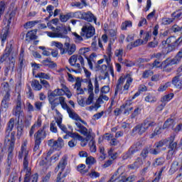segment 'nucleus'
I'll return each instance as SVG.
<instances>
[{
    "instance_id": "nucleus-1",
    "label": "nucleus",
    "mask_w": 182,
    "mask_h": 182,
    "mask_svg": "<svg viewBox=\"0 0 182 182\" xmlns=\"http://www.w3.org/2000/svg\"><path fill=\"white\" fill-rule=\"evenodd\" d=\"M26 144H28V141H25L22 145L21 151L18 153L19 159H22L23 157V166L24 168V171H26V177L24 178V182H38V173H35L31 176V168H28L29 165V151L26 149Z\"/></svg>"
},
{
    "instance_id": "nucleus-2",
    "label": "nucleus",
    "mask_w": 182,
    "mask_h": 182,
    "mask_svg": "<svg viewBox=\"0 0 182 182\" xmlns=\"http://www.w3.org/2000/svg\"><path fill=\"white\" fill-rule=\"evenodd\" d=\"M67 112L69 114V117L70 119H73V120H75V129L76 132H78V133H80L83 136H87V138L89 139L92 134V129H87L86 127H83L82 124L85 126H87V123L82 119L80 117L73 109L68 108L67 109ZM82 123V124H81Z\"/></svg>"
},
{
    "instance_id": "nucleus-3",
    "label": "nucleus",
    "mask_w": 182,
    "mask_h": 182,
    "mask_svg": "<svg viewBox=\"0 0 182 182\" xmlns=\"http://www.w3.org/2000/svg\"><path fill=\"white\" fill-rule=\"evenodd\" d=\"M66 166H68V159L66 156H63V158L60 160L58 165L55 168V173H58L56 182H63L65 180V177L68 176V173H65V168H66Z\"/></svg>"
},
{
    "instance_id": "nucleus-4",
    "label": "nucleus",
    "mask_w": 182,
    "mask_h": 182,
    "mask_svg": "<svg viewBox=\"0 0 182 182\" xmlns=\"http://www.w3.org/2000/svg\"><path fill=\"white\" fill-rule=\"evenodd\" d=\"M175 139V136H171V137L168 138V141L166 143V146H168V151L166 156V159L168 160L173 159V156H174V154L177 150V142L174 141Z\"/></svg>"
},
{
    "instance_id": "nucleus-5",
    "label": "nucleus",
    "mask_w": 182,
    "mask_h": 182,
    "mask_svg": "<svg viewBox=\"0 0 182 182\" xmlns=\"http://www.w3.org/2000/svg\"><path fill=\"white\" fill-rule=\"evenodd\" d=\"M75 16L79 19H84L87 22H95V25H100V23H97V18L90 11L82 13L80 11L75 12Z\"/></svg>"
},
{
    "instance_id": "nucleus-6",
    "label": "nucleus",
    "mask_w": 182,
    "mask_h": 182,
    "mask_svg": "<svg viewBox=\"0 0 182 182\" xmlns=\"http://www.w3.org/2000/svg\"><path fill=\"white\" fill-rule=\"evenodd\" d=\"M95 27L92 24L87 23L82 28L80 35L85 39H89L95 35Z\"/></svg>"
},
{
    "instance_id": "nucleus-7",
    "label": "nucleus",
    "mask_w": 182,
    "mask_h": 182,
    "mask_svg": "<svg viewBox=\"0 0 182 182\" xmlns=\"http://www.w3.org/2000/svg\"><path fill=\"white\" fill-rule=\"evenodd\" d=\"M13 114L18 119L23 117V111L22 110V101L21 100V95L17 96L16 107L13 109Z\"/></svg>"
},
{
    "instance_id": "nucleus-8",
    "label": "nucleus",
    "mask_w": 182,
    "mask_h": 182,
    "mask_svg": "<svg viewBox=\"0 0 182 182\" xmlns=\"http://www.w3.org/2000/svg\"><path fill=\"white\" fill-rule=\"evenodd\" d=\"M4 143L6 146H9V150L12 151L14 150V146H15V132L6 131V138L4 139Z\"/></svg>"
},
{
    "instance_id": "nucleus-9",
    "label": "nucleus",
    "mask_w": 182,
    "mask_h": 182,
    "mask_svg": "<svg viewBox=\"0 0 182 182\" xmlns=\"http://www.w3.org/2000/svg\"><path fill=\"white\" fill-rule=\"evenodd\" d=\"M60 87L61 88L55 89V91L57 92V96H63L65 95L68 99H70V97H72V92H70L69 87H68L63 82L60 84Z\"/></svg>"
},
{
    "instance_id": "nucleus-10",
    "label": "nucleus",
    "mask_w": 182,
    "mask_h": 182,
    "mask_svg": "<svg viewBox=\"0 0 182 182\" xmlns=\"http://www.w3.org/2000/svg\"><path fill=\"white\" fill-rule=\"evenodd\" d=\"M51 29L53 32H46L47 36H49V38H60L61 39H66L68 38L66 32L63 33L62 31H58V28H55V27H51Z\"/></svg>"
},
{
    "instance_id": "nucleus-11",
    "label": "nucleus",
    "mask_w": 182,
    "mask_h": 182,
    "mask_svg": "<svg viewBox=\"0 0 182 182\" xmlns=\"http://www.w3.org/2000/svg\"><path fill=\"white\" fill-rule=\"evenodd\" d=\"M48 146L54 149V150H58V149H63L65 146V142L61 137L55 141V139H50L48 141Z\"/></svg>"
},
{
    "instance_id": "nucleus-12",
    "label": "nucleus",
    "mask_w": 182,
    "mask_h": 182,
    "mask_svg": "<svg viewBox=\"0 0 182 182\" xmlns=\"http://www.w3.org/2000/svg\"><path fill=\"white\" fill-rule=\"evenodd\" d=\"M65 48L63 50H62V54L61 55H65L68 53L69 56L73 55L75 52H76V45L73 43H70L68 42H66L64 43Z\"/></svg>"
},
{
    "instance_id": "nucleus-13",
    "label": "nucleus",
    "mask_w": 182,
    "mask_h": 182,
    "mask_svg": "<svg viewBox=\"0 0 182 182\" xmlns=\"http://www.w3.org/2000/svg\"><path fill=\"white\" fill-rule=\"evenodd\" d=\"M141 149V144L140 142H136L134 145L130 147L127 155L124 156V159H130V157H132L134 153H137V151H139V150Z\"/></svg>"
},
{
    "instance_id": "nucleus-14",
    "label": "nucleus",
    "mask_w": 182,
    "mask_h": 182,
    "mask_svg": "<svg viewBox=\"0 0 182 182\" xmlns=\"http://www.w3.org/2000/svg\"><path fill=\"white\" fill-rule=\"evenodd\" d=\"M149 128H147V125H146V122L136 125L133 129L132 133L134 134H139L141 136L143 133H146Z\"/></svg>"
},
{
    "instance_id": "nucleus-15",
    "label": "nucleus",
    "mask_w": 182,
    "mask_h": 182,
    "mask_svg": "<svg viewBox=\"0 0 182 182\" xmlns=\"http://www.w3.org/2000/svg\"><path fill=\"white\" fill-rule=\"evenodd\" d=\"M77 60H79L82 68H83V66H85V59L83 58V57H82V55H73L68 60V62L70 63V65H73L75 63H76V62H77Z\"/></svg>"
},
{
    "instance_id": "nucleus-16",
    "label": "nucleus",
    "mask_w": 182,
    "mask_h": 182,
    "mask_svg": "<svg viewBox=\"0 0 182 182\" xmlns=\"http://www.w3.org/2000/svg\"><path fill=\"white\" fill-rule=\"evenodd\" d=\"M55 113L57 114L55 122L58 127H60L62 132L64 133H68V128H66L65 125L62 124V114L60 112H59V111H58V109H55Z\"/></svg>"
},
{
    "instance_id": "nucleus-17",
    "label": "nucleus",
    "mask_w": 182,
    "mask_h": 182,
    "mask_svg": "<svg viewBox=\"0 0 182 182\" xmlns=\"http://www.w3.org/2000/svg\"><path fill=\"white\" fill-rule=\"evenodd\" d=\"M45 126L43 127L42 129H39L35 134V139L36 140H39L40 141L43 139H46V131H45Z\"/></svg>"
},
{
    "instance_id": "nucleus-18",
    "label": "nucleus",
    "mask_w": 182,
    "mask_h": 182,
    "mask_svg": "<svg viewBox=\"0 0 182 182\" xmlns=\"http://www.w3.org/2000/svg\"><path fill=\"white\" fill-rule=\"evenodd\" d=\"M172 84L176 89H182V77L180 75L175 76L172 80Z\"/></svg>"
},
{
    "instance_id": "nucleus-19",
    "label": "nucleus",
    "mask_w": 182,
    "mask_h": 182,
    "mask_svg": "<svg viewBox=\"0 0 182 182\" xmlns=\"http://www.w3.org/2000/svg\"><path fill=\"white\" fill-rule=\"evenodd\" d=\"M177 38L174 36L169 37L166 39V41H162V45L164 48H166V45H171L173 46H176Z\"/></svg>"
},
{
    "instance_id": "nucleus-20",
    "label": "nucleus",
    "mask_w": 182,
    "mask_h": 182,
    "mask_svg": "<svg viewBox=\"0 0 182 182\" xmlns=\"http://www.w3.org/2000/svg\"><path fill=\"white\" fill-rule=\"evenodd\" d=\"M9 34V25H7L3 30L1 33V39L2 43H5L6 42V38H8V35Z\"/></svg>"
},
{
    "instance_id": "nucleus-21",
    "label": "nucleus",
    "mask_w": 182,
    "mask_h": 182,
    "mask_svg": "<svg viewBox=\"0 0 182 182\" xmlns=\"http://www.w3.org/2000/svg\"><path fill=\"white\" fill-rule=\"evenodd\" d=\"M141 166H143V160L141 158H137L133 164L128 166V168L135 170V168H139Z\"/></svg>"
},
{
    "instance_id": "nucleus-22",
    "label": "nucleus",
    "mask_w": 182,
    "mask_h": 182,
    "mask_svg": "<svg viewBox=\"0 0 182 182\" xmlns=\"http://www.w3.org/2000/svg\"><path fill=\"white\" fill-rule=\"evenodd\" d=\"M182 59V49L178 53L176 56L172 59L170 60L169 65H177L179 62H181Z\"/></svg>"
},
{
    "instance_id": "nucleus-23",
    "label": "nucleus",
    "mask_w": 182,
    "mask_h": 182,
    "mask_svg": "<svg viewBox=\"0 0 182 182\" xmlns=\"http://www.w3.org/2000/svg\"><path fill=\"white\" fill-rule=\"evenodd\" d=\"M36 77H39L41 80H42V79H45L46 80H53V77H52L49 73H38Z\"/></svg>"
},
{
    "instance_id": "nucleus-24",
    "label": "nucleus",
    "mask_w": 182,
    "mask_h": 182,
    "mask_svg": "<svg viewBox=\"0 0 182 182\" xmlns=\"http://www.w3.org/2000/svg\"><path fill=\"white\" fill-rule=\"evenodd\" d=\"M57 100L59 101V105H61V107H63V109H64V110H68V109H70V107H69V106H68V104L66 103V98H65L64 97H60L58 98H56Z\"/></svg>"
},
{
    "instance_id": "nucleus-25",
    "label": "nucleus",
    "mask_w": 182,
    "mask_h": 182,
    "mask_svg": "<svg viewBox=\"0 0 182 182\" xmlns=\"http://www.w3.org/2000/svg\"><path fill=\"white\" fill-rule=\"evenodd\" d=\"M16 122V120L14 118L10 119V120L7 123V127L6 129V132H7V133L14 130V127L15 126Z\"/></svg>"
},
{
    "instance_id": "nucleus-26",
    "label": "nucleus",
    "mask_w": 182,
    "mask_h": 182,
    "mask_svg": "<svg viewBox=\"0 0 182 182\" xmlns=\"http://www.w3.org/2000/svg\"><path fill=\"white\" fill-rule=\"evenodd\" d=\"M39 166L42 167V168H44V170H48L50 166V164L48 162L47 158H44L40 161Z\"/></svg>"
},
{
    "instance_id": "nucleus-27",
    "label": "nucleus",
    "mask_w": 182,
    "mask_h": 182,
    "mask_svg": "<svg viewBox=\"0 0 182 182\" xmlns=\"http://www.w3.org/2000/svg\"><path fill=\"white\" fill-rule=\"evenodd\" d=\"M50 46L57 48V49L60 50V53L62 55V50L64 49L63 44L59 41H52L50 43Z\"/></svg>"
},
{
    "instance_id": "nucleus-28",
    "label": "nucleus",
    "mask_w": 182,
    "mask_h": 182,
    "mask_svg": "<svg viewBox=\"0 0 182 182\" xmlns=\"http://www.w3.org/2000/svg\"><path fill=\"white\" fill-rule=\"evenodd\" d=\"M74 89H76L78 95H83V93H85V91L82 89V82L80 81H76Z\"/></svg>"
},
{
    "instance_id": "nucleus-29",
    "label": "nucleus",
    "mask_w": 182,
    "mask_h": 182,
    "mask_svg": "<svg viewBox=\"0 0 182 182\" xmlns=\"http://www.w3.org/2000/svg\"><path fill=\"white\" fill-rule=\"evenodd\" d=\"M16 15V8H15L9 16H7V25H11V23L15 18V16Z\"/></svg>"
},
{
    "instance_id": "nucleus-30",
    "label": "nucleus",
    "mask_w": 182,
    "mask_h": 182,
    "mask_svg": "<svg viewBox=\"0 0 182 182\" xmlns=\"http://www.w3.org/2000/svg\"><path fill=\"white\" fill-rule=\"evenodd\" d=\"M25 63H26V62L25 61V59H23V51H22L20 53V57L18 60V68L20 70H22V69L25 68Z\"/></svg>"
},
{
    "instance_id": "nucleus-31",
    "label": "nucleus",
    "mask_w": 182,
    "mask_h": 182,
    "mask_svg": "<svg viewBox=\"0 0 182 182\" xmlns=\"http://www.w3.org/2000/svg\"><path fill=\"white\" fill-rule=\"evenodd\" d=\"M31 87L34 90H36L37 92H39V90H42V85L39 83L38 80H35L32 81L31 82Z\"/></svg>"
},
{
    "instance_id": "nucleus-32",
    "label": "nucleus",
    "mask_w": 182,
    "mask_h": 182,
    "mask_svg": "<svg viewBox=\"0 0 182 182\" xmlns=\"http://www.w3.org/2000/svg\"><path fill=\"white\" fill-rule=\"evenodd\" d=\"M56 100H58L57 98L55 99L48 98V102L50 105L51 110H55V112H56L57 110L55 108L57 107V106H59V102H56Z\"/></svg>"
},
{
    "instance_id": "nucleus-33",
    "label": "nucleus",
    "mask_w": 182,
    "mask_h": 182,
    "mask_svg": "<svg viewBox=\"0 0 182 182\" xmlns=\"http://www.w3.org/2000/svg\"><path fill=\"white\" fill-rule=\"evenodd\" d=\"M38 23H39V21H28L24 24V28L26 29H31V28H33V26L38 25Z\"/></svg>"
},
{
    "instance_id": "nucleus-34",
    "label": "nucleus",
    "mask_w": 182,
    "mask_h": 182,
    "mask_svg": "<svg viewBox=\"0 0 182 182\" xmlns=\"http://www.w3.org/2000/svg\"><path fill=\"white\" fill-rule=\"evenodd\" d=\"M112 44H109L108 47V56L107 55H104V60L106 61L107 65H110V56H112Z\"/></svg>"
},
{
    "instance_id": "nucleus-35",
    "label": "nucleus",
    "mask_w": 182,
    "mask_h": 182,
    "mask_svg": "<svg viewBox=\"0 0 182 182\" xmlns=\"http://www.w3.org/2000/svg\"><path fill=\"white\" fill-rule=\"evenodd\" d=\"M36 32H38L37 29L28 31L26 33V38H28V39H36Z\"/></svg>"
},
{
    "instance_id": "nucleus-36",
    "label": "nucleus",
    "mask_w": 182,
    "mask_h": 182,
    "mask_svg": "<svg viewBox=\"0 0 182 182\" xmlns=\"http://www.w3.org/2000/svg\"><path fill=\"white\" fill-rule=\"evenodd\" d=\"M176 47L177 46L166 45L165 47L164 46H163V48H165V51L164 52V54L167 55V53H170V52H173V50H174V49H176Z\"/></svg>"
},
{
    "instance_id": "nucleus-37",
    "label": "nucleus",
    "mask_w": 182,
    "mask_h": 182,
    "mask_svg": "<svg viewBox=\"0 0 182 182\" xmlns=\"http://www.w3.org/2000/svg\"><path fill=\"white\" fill-rule=\"evenodd\" d=\"M116 58H118L119 62L123 60V50L122 48L117 49L114 52Z\"/></svg>"
},
{
    "instance_id": "nucleus-38",
    "label": "nucleus",
    "mask_w": 182,
    "mask_h": 182,
    "mask_svg": "<svg viewBox=\"0 0 182 182\" xmlns=\"http://www.w3.org/2000/svg\"><path fill=\"white\" fill-rule=\"evenodd\" d=\"M87 98H85L87 106H90V105H93V102H95V94H88Z\"/></svg>"
},
{
    "instance_id": "nucleus-39",
    "label": "nucleus",
    "mask_w": 182,
    "mask_h": 182,
    "mask_svg": "<svg viewBox=\"0 0 182 182\" xmlns=\"http://www.w3.org/2000/svg\"><path fill=\"white\" fill-rule=\"evenodd\" d=\"M77 102L81 107H85V106H87V104L86 103V98L84 97H80L77 99Z\"/></svg>"
},
{
    "instance_id": "nucleus-40",
    "label": "nucleus",
    "mask_w": 182,
    "mask_h": 182,
    "mask_svg": "<svg viewBox=\"0 0 182 182\" xmlns=\"http://www.w3.org/2000/svg\"><path fill=\"white\" fill-rule=\"evenodd\" d=\"M173 124H174V119H168L164 124L163 129H168L169 127H171Z\"/></svg>"
},
{
    "instance_id": "nucleus-41",
    "label": "nucleus",
    "mask_w": 182,
    "mask_h": 182,
    "mask_svg": "<svg viewBox=\"0 0 182 182\" xmlns=\"http://www.w3.org/2000/svg\"><path fill=\"white\" fill-rule=\"evenodd\" d=\"M132 23L130 21H126L124 23H122L121 26V29L122 31H126L127 28H132Z\"/></svg>"
},
{
    "instance_id": "nucleus-42",
    "label": "nucleus",
    "mask_w": 182,
    "mask_h": 182,
    "mask_svg": "<svg viewBox=\"0 0 182 182\" xmlns=\"http://www.w3.org/2000/svg\"><path fill=\"white\" fill-rule=\"evenodd\" d=\"M90 150L92 153H96V142L94 139H91L89 142Z\"/></svg>"
},
{
    "instance_id": "nucleus-43",
    "label": "nucleus",
    "mask_w": 182,
    "mask_h": 182,
    "mask_svg": "<svg viewBox=\"0 0 182 182\" xmlns=\"http://www.w3.org/2000/svg\"><path fill=\"white\" fill-rule=\"evenodd\" d=\"M87 90L88 95L94 94L93 93V84L92 83V80H88Z\"/></svg>"
},
{
    "instance_id": "nucleus-44",
    "label": "nucleus",
    "mask_w": 182,
    "mask_h": 182,
    "mask_svg": "<svg viewBox=\"0 0 182 182\" xmlns=\"http://www.w3.org/2000/svg\"><path fill=\"white\" fill-rule=\"evenodd\" d=\"M132 82H133V78H132L131 77H128L125 85H124V90H123L124 92L129 90V88L130 87V85H132Z\"/></svg>"
},
{
    "instance_id": "nucleus-45",
    "label": "nucleus",
    "mask_w": 182,
    "mask_h": 182,
    "mask_svg": "<svg viewBox=\"0 0 182 182\" xmlns=\"http://www.w3.org/2000/svg\"><path fill=\"white\" fill-rule=\"evenodd\" d=\"M107 102L109 100V97H107L106 95L101 93L100 95V97L97 99L98 103H103V101Z\"/></svg>"
},
{
    "instance_id": "nucleus-46",
    "label": "nucleus",
    "mask_w": 182,
    "mask_h": 182,
    "mask_svg": "<svg viewBox=\"0 0 182 182\" xmlns=\"http://www.w3.org/2000/svg\"><path fill=\"white\" fill-rule=\"evenodd\" d=\"M145 101L148 103H154L155 102H157V98L151 95H149L145 97Z\"/></svg>"
},
{
    "instance_id": "nucleus-47",
    "label": "nucleus",
    "mask_w": 182,
    "mask_h": 182,
    "mask_svg": "<svg viewBox=\"0 0 182 182\" xmlns=\"http://www.w3.org/2000/svg\"><path fill=\"white\" fill-rule=\"evenodd\" d=\"M23 124H18V127H17V137L18 139H19V137H21V136H22L23 133Z\"/></svg>"
},
{
    "instance_id": "nucleus-48",
    "label": "nucleus",
    "mask_w": 182,
    "mask_h": 182,
    "mask_svg": "<svg viewBox=\"0 0 182 182\" xmlns=\"http://www.w3.org/2000/svg\"><path fill=\"white\" fill-rule=\"evenodd\" d=\"M173 97H174V94L173 93L166 95L161 98V102H170Z\"/></svg>"
},
{
    "instance_id": "nucleus-49",
    "label": "nucleus",
    "mask_w": 182,
    "mask_h": 182,
    "mask_svg": "<svg viewBox=\"0 0 182 182\" xmlns=\"http://www.w3.org/2000/svg\"><path fill=\"white\" fill-rule=\"evenodd\" d=\"M167 141L168 139H165L164 140H161L157 143L155 144V147H157L158 149H161L163 146L167 145Z\"/></svg>"
},
{
    "instance_id": "nucleus-50",
    "label": "nucleus",
    "mask_w": 182,
    "mask_h": 182,
    "mask_svg": "<svg viewBox=\"0 0 182 182\" xmlns=\"http://www.w3.org/2000/svg\"><path fill=\"white\" fill-rule=\"evenodd\" d=\"M92 136H93V132H92V129H91V135L89 138H87V136H86L85 139L82 138V140H80L81 141L80 144H81L82 147H85V146H86L87 144V141H89V140H90V139H92Z\"/></svg>"
},
{
    "instance_id": "nucleus-51",
    "label": "nucleus",
    "mask_w": 182,
    "mask_h": 182,
    "mask_svg": "<svg viewBox=\"0 0 182 182\" xmlns=\"http://www.w3.org/2000/svg\"><path fill=\"white\" fill-rule=\"evenodd\" d=\"M170 86H171L170 82H166L164 85H161L158 89V92H164V90H167V88L170 87Z\"/></svg>"
},
{
    "instance_id": "nucleus-52",
    "label": "nucleus",
    "mask_w": 182,
    "mask_h": 182,
    "mask_svg": "<svg viewBox=\"0 0 182 182\" xmlns=\"http://www.w3.org/2000/svg\"><path fill=\"white\" fill-rule=\"evenodd\" d=\"M161 133V127H158L155 129L154 132L150 135V139H153L154 137H156V136L160 134Z\"/></svg>"
},
{
    "instance_id": "nucleus-53",
    "label": "nucleus",
    "mask_w": 182,
    "mask_h": 182,
    "mask_svg": "<svg viewBox=\"0 0 182 182\" xmlns=\"http://www.w3.org/2000/svg\"><path fill=\"white\" fill-rule=\"evenodd\" d=\"M50 130L52 133H57L58 132V127H56V121H53L50 124Z\"/></svg>"
},
{
    "instance_id": "nucleus-54",
    "label": "nucleus",
    "mask_w": 182,
    "mask_h": 182,
    "mask_svg": "<svg viewBox=\"0 0 182 182\" xmlns=\"http://www.w3.org/2000/svg\"><path fill=\"white\" fill-rule=\"evenodd\" d=\"M122 180H123L122 182H126V181L133 182L136 181V176L134 175H132L128 178H127L126 176H123Z\"/></svg>"
},
{
    "instance_id": "nucleus-55",
    "label": "nucleus",
    "mask_w": 182,
    "mask_h": 182,
    "mask_svg": "<svg viewBox=\"0 0 182 182\" xmlns=\"http://www.w3.org/2000/svg\"><path fill=\"white\" fill-rule=\"evenodd\" d=\"M96 163V159L93 158V156H89L86 159V164H88L89 166H92V164H95Z\"/></svg>"
},
{
    "instance_id": "nucleus-56",
    "label": "nucleus",
    "mask_w": 182,
    "mask_h": 182,
    "mask_svg": "<svg viewBox=\"0 0 182 182\" xmlns=\"http://www.w3.org/2000/svg\"><path fill=\"white\" fill-rule=\"evenodd\" d=\"M173 21L174 18H162V25H170Z\"/></svg>"
},
{
    "instance_id": "nucleus-57",
    "label": "nucleus",
    "mask_w": 182,
    "mask_h": 182,
    "mask_svg": "<svg viewBox=\"0 0 182 182\" xmlns=\"http://www.w3.org/2000/svg\"><path fill=\"white\" fill-rule=\"evenodd\" d=\"M42 126V117H38L37 121L34 123L33 127L39 129Z\"/></svg>"
},
{
    "instance_id": "nucleus-58",
    "label": "nucleus",
    "mask_w": 182,
    "mask_h": 182,
    "mask_svg": "<svg viewBox=\"0 0 182 182\" xmlns=\"http://www.w3.org/2000/svg\"><path fill=\"white\" fill-rule=\"evenodd\" d=\"M73 35L75 36V41L77 43H80L83 41L82 36H79L77 33H73Z\"/></svg>"
},
{
    "instance_id": "nucleus-59",
    "label": "nucleus",
    "mask_w": 182,
    "mask_h": 182,
    "mask_svg": "<svg viewBox=\"0 0 182 182\" xmlns=\"http://www.w3.org/2000/svg\"><path fill=\"white\" fill-rule=\"evenodd\" d=\"M48 99H53V97H58V92H56V90L48 92Z\"/></svg>"
},
{
    "instance_id": "nucleus-60",
    "label": "nucleus",
    "mask_w": 182,
    "mask_h": 182,
    "mask_svg": "<svg viewBox=\"0 0 182 182\" xmlns=\"http://www.w3.org/2000/svg\"><path fill=\"white\" fill-rule=\"evenodd\" d=\"M60 19L61 22H68L70 19V14L60 15Z\"/></svg>"
},
{
    "instance_id": "nucleus-61",
    "label": "nucleus",
    "mask_w": 182,
    "mask_h": 182,
    "mask_svg": "<svg viewBox=\"0 0 182 182\" xmlns=\"http://www.w3.org/2000/svg\"><path fill=\"white\" fill-rule=\"evenodd\" d=\"M118 93H119V95H123L122 86V85H119L117 84V86L115 87L114 95L117 96Z\"/></svg>"
},
{
    "instance_id": "nucleus-62",
    "label": "nucleus",
    "mask_w": 182,
    "mask_h": 182,
    "mask_svg": "<svg viewBox=\"0 0 182 182\" xmlns=\"http://www.w3.org/2000/svg\"><path fill=\"white\" fill-rule=\"evenodd\" d=\"M77 145V140L76 139H71L68 141V146L70 149H73V147H76Z\"/></svg>"
},
{
    "instance_id": "nucleus-63",
    "label": "nucleus",
    "mask_w": 182,
    "mask_h": 182,
    "mask_svg": "<svg viewBox=\"0 0 182 182\" xmlns=\"http://www.w3.org/2000/svg\"><path fill=\"white\" fill-rule=\"evenodd\" d=\"M164 164V158L156 159L154 163V166H161Z\"/></svg>"
},
{
    "instance_id": "nucleus-64",
    "label": "nucleus",
    "mask_w": 182,
    "mask_h": 182,
    "mask_svg": "<svg viewBox=\"0 0 182 182\" xmlns=\"http://www.w3.org/2000/svg\"><path fill=\"white\" fill-rule=\"evenodd\" d=\"M144 122L148 129H149V127H154V126H156V122H154L153 121H150L149 119H145Z\"/></svg>"
}]
</instances>
